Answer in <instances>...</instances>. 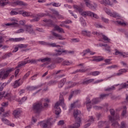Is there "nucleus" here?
I'll list each match as a JSON object with an SVG mask.
<instances>
[{"mask_svg": "<svg viewBox=\"0 0 128 128\" xmlns=\"http://www.w3.org/2000/svg\"><path fill=\"white\" fill-rule=\"evenodd\" d=\"M48 14H32L30 12H24L23 13V16H31V18H34V19L30 20V22H38L40 20V18H42V16H46Z\"/></svg>", "mask_w": 128, "mask_h": 128, "instance_id": "f257e3e1", "label": "nucleus"}, {"mask_svg": "<svg viewBox=\"0 0 128 128\" xmlns=\"http://www.w3.org/2000/svg\"><path fill=\"white\" fill-rule=\"evenodd\" d=\"M42 108H44V106H42V102L34 103L33 104L32 107L33 112H34L36 114H40V112H42Z\"/></svg>", "mask_w": 128, "mask_h": 128, "instance_id": "f03ea898", "label": "nucleus"}, {"mask_svg": "<svg viewBox=\"0 0 128 128\" xmlns=\"http://www.w3.org/2000/svg\"><path fill=\"white\" fill-rule=\"evenodd\" d=\"M52 118H50L44 121H42L39 122L38 125L42 128H49L50 126H52Z\"/></svg>", "mask_w": 128, "mask_h": 128, "instance_id": "7ed1b4c3", "label": "nucleus"}, {"mask_svg": "<svg viewBox=\"0 0 128 128\" xmlns=\"http://www.w3.org/2000/svg\"><path fill=\"white\" fill-rule=\"evenodd\" d=\"M86 4V6L91 10H96V4L94 3L93 4H90V0H83Z\"/></svg>", "mask_w": 128, "mask_h": 128, "instance_id": "20e7f679", "label": "nucleus"}, {"mask_svg": "<svg viewBox=\"0 0 128 128\" xmlns=\"http://www.w3.org/2000/svg\"><path fill=\"white\" fill-rule=\"evenodd\" d=\"M10 4L12 6H28V4L24 3V2L20 0L11 2Z\"/></svg>", "mask_w": 128, "mask_h": 128, "instance_id": "39448f33", "label": "nucleus"}, {"mask_svg": "<svg viewBox=\"0 0 128 128\" xmlns=\"http://www.w3.org/2000/svg\"><path fill=\"white\" fill-rule=\"evenodd\" d=\"M32 28V25H25L26 32H28L30 34H36V32Z\"/></svg>", "mask_w": 128, "mask_h": 128, "instance_id": "423d86ee", "label": "nucleus"}, {"mask_svg": "<svg viewBox=\"0 0 128 128\" xmlns=\"http://www.w3.org/2000/svg\"><path fill=\"white\" fill-rule=\"evenodd\" d=\"M56 52V54H54V56H60L62 52H65L66 54H74V51H70L68 52L67 50H55Z\"/></svg>", "mask_w": 128, "mask_h": 128, "instance_id": "0eeeda50", "label": "nucleus"}, {"mask_svg": "<svg viewBox=\"0 0 128 128\" xmlns=\"http://www.w3.org/2000/svg\"><path fill=\"white\" fill-rule=\"evenodd\" d=\"M14 68H8L6 71L4 70V75L2 76V80H6L8 76L10 73L14 72Z\"/></svg>", "mask_w": 128, "mask_h": 128, "instance_id": "6e6552de", "label": "nucleus"}, {"mask_svg": "<svg viewBox=\"0 0 128 128\" xmlns=\"http://www.w3.org/2000/svg\"><path fill=\"white\" fill-rule=\"evenodd\" d=\"M80 111L78 110H76L74 112V116L76 122H80V117H78V116H80Z\"/></svg>", "mask_w": 128, "mask_h": 128, "instance_id": "1a4fd4ad", "label": "nucleus"}, {"mask_svg": "<svg viewBox=\"0 0 128 128\" xmlns=\"http://www.w3.org/2000/svg\"><path fill=\"white\" fill-rule=\"evenodd\" d=\"M84 104L86 105L88 110L90 112V108H92V101H90V98H86Z\"/></svg>", "mask_w": 128, "mask_h": 128, "instance_id": "9d476101", "label": "nucleus"}, {"mask_svg": "<svg viewBox=\"0 0 128 128\" xmlns=\"http://www.w3.org/2000/svg\"><path fill=\"white\" fill-rule=\"evenodd\" d=\"M110 114L112 116H108V119L110 120V122H114L115 120H114V109H110Z\"/></svg>", "mask_w": 128, "mask_h": 128, "instance_id": "9b49d317", "label": "nucleus"}, {"mask_svg": "<svg viewBox=\"0 0 128 128\" xmlns=\"http://www.w3.org/2000/svg\"><path fill=\"white\" fill-rule=\"evenodd\" d=\"M51 34H52V36H54V38H56V40H64V38L60 34L56 33V32L54 31H52Z\"/></svg>", "mask_w": 128, "mask_h": 128, "instance_id": "f8f14e48", "label": "nucleus"}, {"mask_svg": "<svg viewBox=\"0 0 128 128\" xmlns=\"http://www.w3.org/2000/svg\"><path fill=\"white\" fill-rule=\"evenodd\" d=\"M106 12L107 14L110 16H112V18H120V14L116 12L112 13V12H110V10H108L107 11H106Z\"/></svg>", "mask_w": 128, "mask_h": 128, "instance_id": "ddd939ff", "label": "nucleus"}, {"mask_svg": "<svg viewBox=\"0 0 128 128\" xmlns=\"http://www.w3.org/2000/svg\"><path fill=\"white\" fill-rule=\"evenodd\" d=\"M42 86H44V84H41L40 85H38L36 86H28L26 87V90H38V88H42Z\"/></svg>", "mask_w": 128, "mask_h": 128, "instance_id": "4468645a", "label": "nucleus"}, {"mask_svg": "<svg viewBox=\"0 0 128 128\" xmlns=\"http://www.w3.org/2000/svg\"><path fill=\"white\" fill-rule=\"evenodd\" d=\"M12 22L5 24L6 26H18V20L16 19H12Z\"/></svg>", "mask_w": 128, "mask_h": 128, "instance_id": "2eb2a0df", "label": "nucleus"}, {"mask_svg": "<svg viewBox=\"0 0 128 128\" xmlns=\"http://www.w3.org/2000/svg\"><path fill=\"white\" fill-rule=\"evenodd\" d=\"M22 113V111L20 110H15L13 112V115L16 118H18L20 116V114Z\"/></svg>", "mask_w": 128, "mask_h": 128, "instance_id": "dca6fc26", "label": "nucleus"}, {"mask_svg": "<svg viewBox=\"0 0 128 128\" xmlns=\"http://www.w3.org/2000/svg\"><path fill=\"white\" fill-rule=\"evenodd\" d=\"M68 94V92H63L60 94V104H64V96H66Z\"/></svg>", "mask_w": 128, "mask_h": 128, "instance_id": "f3484780", "label": "nucleus"}, {"mask_svg": "<svg viewBox=\"0 0 128 128\" xmlns=\"http://www.w3.org/2000/svg\"><path fill=\"white\" fill-rule=\"evenodd\" d=\"M81 34L82 36H88V38H90L92 34L90 32L86 30H82Z\"/></svg>", "mask_w": 128, "mask_h": 128, "instance_id": "a211bd4d", "label": "nucleus"}, {"mask_svg": "<svg viewBox=\"0 0 128 128\" xmlns=\"http://www.w3.org/2000/svg\"><path fill=\"white\" fill-rule=\"evenodd\" d=\"M76 84H78V83L76 82L72 83L71 82H68V86L65 88V90H68V88H72L73 86H76Z\"/></svg>", "mask_w": 128, "mask_h": 128, "instance_id": "6ab92c4d", "label": "nucleus"}, {"mask_svg": "<svg viewBox=\"0 0 128 128\" xmlns=\"http://www.w3.org/2000/svg\"><path fill=\"white\" fill-rule=\"evenodd\" d=\"M2 120L4 122V124H8V126H14V124L10 123V121H8L6 118H2Z\"/></svg>", "mask_w": 128, "mask_h": 128, "instance_id": "aec40b11", "label": "nucleus"}, {"mask_svg": "<svg viewBox=\"0 0 128 128\" xmlns=\"http://www.w3.org/2000/svg\"><path fill=\"white\" fill-rule=\"evenodd\" d=\"M66 82V78H64L62 79L59 82L58 84V88H62V86H64V84Z\"/></svg>", "mask_w": 128, "mask_h": 128, "instance_id": "412c9836", "label": "nucleus"}, {"mask_svg": "<svg viewBox=\"0 0 128 128\" xmlns=\"http://www.w3.org/2000/svg\"><path fill=\"white\" fill-rule=\"evenodd\" d=\"M62 106L64 110L66 108V105L64 104V102H63V104H60V100L59 102H57L54 106V108H58V106Z\"/></svg>", "mask_w": 128, "mask_h": 128, "instance_id": "4be33fe9", "label": "nucleus"}, {"mask_svg": "<svg viewBox=\"0 0 128 128\" xmlns=\"http://www.w3.org/2000/svg\"><path fill=\"white\" fill-rule=\"evenodd\" d=\"M12 56V52H10L8 53L4 54L2 57V60H6L8 58H10Z\"/></svg>", "mask_w": 128, "mask_h": 128, "instance_id": "5701e85b", "label": "nucleus"}, {"mask_svg": "<svg viewBox=\"0 0 128 128\" xmlns=\"http://www.w3.org/2000/svg\"><path fill=\"white\" fill-rule=\"evenodd\" d=\"M20 79H19L18 80H16L14 82L13 84V87L14 88H18L20 86H21L22 84L20 82Z\"/></svg>", "mask_w": 128, "mask_h": 128, "instance_id": "b1692460", "label": "nucleus"}, {"mask_svg": "<svg viewBox=\"0 0 128 128\" xmlns=\"http://www.w3.org/2000/svg\"><path fill=\"white\" fill-rule=\"evenodd\" d=\"M73 8L74 10H77L78 12L80 14V12H83L84 10L80 6L74 5L73 6Z\"/></svg>", "mask_w": 128, "mask_h": 128, "instance_id": "393cba45", "label": "nucleus"}, {"mask_svg": "<svg viewBox=\"0 0 128 128\" xmlns=\"http://www.w3.org/2000/svg\"><path fill=\"white\" fill-rule=\"evenodd\" d=\"M89 16H90V18H96V20H98L100 18V17L98 16L94 12H92L90 11Z\"/></svg>", "mask_w": 128, "mask_h": 128, "instance_id": "a878e982", "label": "nucleus"}, {"mask_svg": "<svg viewBox=\"0 0 128 128\" xmlns=\"http://www.w3.org/2000/svg\"><path fill=\"white\" fill-rule=\"evenodd\" d=\"M80 122H76V123L73 124V126H69L68 128H78L80 126Z\"/></svg>", "mask_w": 128, "mask_h": 128, "instance_id": "bb28decb", "label": "nucleus"}, {"mask_svg": "<svg viewBox=\"0 0 128 128\" xmlns=\"http://www.w3.org/2000/svg\"><path fill=\"white\" fill-rule=\"evenodd\" d=\"M8 4V0H0V6H4Z\"/></svg>", "mask_w": 128, "mask_h": 128, "instance_id": "cd10ccee", "label": "nucleus"}, {"mask_svg": "<svg viewBox=\"0 0 128 128\" xmlns=\"http://www.w3.org/2000/svg\"><path fill=\"white\" fill-rule=\"evenodd\" d=\"M102 46H104L105 50L108 52H112V49H110V46L107 44H102Z\"/></svg>", "mask_w": 128, "mask_h": 128, "instance_id": "c85d7f7f", "label": "nucleus"}, {"mask_svg": "<svg viewBox=\"0 0 128 128\" xmlns=\"http://www.w3.org/2000/svg\"><path fill=\"white\" fill-rule=\"evenodd\" d=\"M12 94L10 93H7L5 94V96H4V98H6V100H10V102H12Z\"/></svg>", "mask_w": 128, "mask_h": 128, "instance_id": "c756f323", "label": "nucleus"}, {"mask_svg": "<svg viewBox=\"0 0 128 128\" xmlns=\"http://www.w3.org/2000/svg\"><path fill=\"white\" fill-rule=\"evenodd\" d=\"M90 11H86V12H80V14L82 16H90Z\"/></svg>", "mask_w": 128, "mask_h": 128, "instance_id": "7c9ffc66", "label": "nucleus"}, {"mask_svg": "<svg viewBox=\"0 0 128 128\" xmlns=\"http://www.w3.org/2000/svg\"><path fill=\"white\" fill-rule=\"evenodd\" d=\"M126 69H121L118 70V72L116 73L117 76H122L124 72H126Z\"/></svg>", "mask_w": 128, "mask_h": 128, "instance_id": "2f4dec72", "label": "nucleus"}, {"mask_svg": "<svg viewBox=\"0 0 128 128\" xmlns=\"http://www.w3.org/2000/svg\"><path fill=\"white\" fill-rule=\"evenodd\" d=\"M52 59L49 58H46L43 59H40L38 60L39 62H50Z\"/></svg>", "mask_w": 128, "mask_h": 128, "instance_id": "473e14b6", "label": "nucleus"}, {"mask_svg": "<svg viewBox=\"0 0 128 128\" xmlns=\"http://www.w3.org/2000/svg\"><path fill=\"white\" fill-rule=\"evenodd\" d=\"M100 102V98H94L92 101V104H98V102Z\"/></svg>", "mask_w": 128, "mask_h": 128, "instance_id": "72a5a7b5", "label": "nucleus"}, {"mask_svg": "<svg viewBox=\"0 0 128 128\" xmlns=\"http://www.w3.org/2000/svg\"><path fill=\"white\" fill-rule=\"evenodd\" d=\"M100 74V71H94L90 72V76H98V74Z\"/></svg>", "mask_w": 128, "mask_h": 128, "instance_id": "f704fd0d", "label": "nucleus"}, {"mask_svg": "<svg viewBox=\"0 0 128 128\" xmlns=\"http://www.w3.org/2000/svg\"><path fill=\"white\" fill-rule=\"evenodd\" d=\"M94 80V79L91 78L90 80H84L82 82L83 84H90V82H92Z\"/></svg>", "mask_w": 128, "mask_h": 128, "instance_id": "c9c22d12", "label": "nucleus"}, {"mask_svg": "<svg viewBox=\"0 0 128 128\" xmlns=\"http://www.w3.org/2000/svg\"><path fill=\"white\" fill-rule=\"evenodd\" d=\"M55 29L56 30H58V32H63L64 34V29L58 26H56Z\"/></svg>", "mask_w": 128, "mask_h": 128, "instance_id": "e433bc0d", "label": "nucleus"}, {"mask_svg": "<svg viewBox=\"0 0 128 128\" xmlns=\"http://www.w3.org/2000/svg\"><path fill=\"white\" fill-rule=\"evenodd\" d=\"M58 83L56 80H50L47 83V86H54V84H56Z\"/></svg>", "mask_w": 128, "mask_h": 128, "instance_id": "4c0bfd02", "label": "nucleus"}, {"mask_svg": "<svg viewBox=\"0 0 128 128\" xmlns=\"http://www.w3.org/2000/svg\"><path fill=\"white\" fill-rule=\"evenodd\" d=\"M106 124V121H100L98 123V126L99 128H102Z\"/></svg>", "mask_w": 128, "mask_h": 128, "instance_id": "58836bf2", "label": "nucleus"}, {"mask_svg": "<svg viewBox=\"0 0 128 128\" xmlns=\"http://www.w3.org/2000/svg\"><path fill=\"white\" fill-rule=\"evenodd\" d=\"M56 64H60L62 62L64 61V59L60 58H56L54 60Z\"/></svg>", "mask_w": 128, "mask_h": 128, "instance_id": "ea45409f", "label": "nucleus"}, {"mask_svg": "<svg viewBox=\"0 0 128 128\" xmlns=\"http://www.w3.org/2000/svg\"><path fill=\"white\" fill-rule=\"evenodd\" d=\"M88 68L86 70L84 69H80L76 70L75 72H73V74H76V72H88Z\"/></svg>", "mask_w": 128, "mask_h": 128, "instance_id": "a19ab883", "label": "nucleus"}, {"mask_svg": "<svg viewBox=\"0 0 128 128\" xmlns=\"http://www.w3.org/2000/svg\"><path fill=\"white\" fill-rule=\"evenodd\" d=\"M28 62H26V61H22L20 62V64H18V66H16V68H20V66H24V64H26Z\"/></svg>", "mask_w": 128, "mask_h": 128, "instance_id": "79ce46f5", "label": "nucleus"}, {"mask_svg": "<svg viewBox=\"0 0 128 128\" xmlns=\"http://www.w3.org/2000/svg\"><path fill=\"white\" fill-rule=\"evenodd\" d=\"M126 114V106H124L122 112V116H123L122 118H124Z\"/></svg>", "mask_w": 128, "mask_h": 128, "instance_id": "37998d69", "label": "nucleus"}, {"mask_svg": "<svg viewBox=\"0 0 128 128\" xmlns=\"http://www.w3.org/2000/svg\"><path fill=\"white\" fill-rule=\"evenodd\" d=\"M116 90V87L114 86H112V87L108 88L104 90L105 92H112V90Z\"/></svg>", "mask_w": 128, "mask_h": 128, "instance_id": "c03bdc74", "label": "nucleus"}, {"mask_svg": "<svg viewBox=\"0 0 128 128\" xmlns=\"http://www.w3.org/2000/svg\"><path fill=\"white\" fill-rule=\"evenodd\" d=\"M80 22L82 24L83 26H86V20H84V18H82V17L80 18Z\"/></svg>", "mask_w": 128, "mask_h": 128, "instance_id": "a18cd8bd", "label": "nucleus"}, {"mask_svg": "<svg viewBox=\"0 0 128 128\" xmlns=\"http://www.w3.org/2000/svg\"><path fill=\"white\" fill-rule=\"evenodd\" d=\"M43 22H48V24H54V22H52V20H51L44 19L43 20Z\"/></svg>", "mask_w": 128, "mask_h": 128, "instance_id": "49530a36", "label": "nucleus"}, {"mask_svg": "<svg viewBox=\"0 0 128 128\" xmlns=\"http://www.w3.org/2000/svg\"><path fill=\"white\" fill-rule=\"evenodd\" d=\"M71 92L73 94L74 96H77V94H78L80 93V90H74V91H72Z\"/></svg>", "mask_w": 128, "mask_h": 128, "instance_id": "de8ad7c7", "label": "nucleus"}, {"mask_svg": "<svg viewBox=\"0 0 128 128\" xmlns=\"http://www.w3.org/2000/svg\"><path fill=\"white\" fill-rule=\"evenodd\" d=\"M88 52H90V48H88L86 50H84L83 51V55L82 56H86V54H88Z\"/></svg>", "mask_w": 128, "mask_h": 128, "instance_id": "09e8293b", "label": "nucleus"}, {"mask_svg": "<svg viewBox=\"0 0 128 128\" xmlns=\"http://www.w3.org/2000/svg\"><path fill=\"white\" fill-rule=\"evenodd\" d=\"M110 96L109 94H102L100 95V97L99 98H100V100H104V98H106V96Z\"/></svg>", "mask_w": 128, "mask_h": 128, "instance_id": "8fccbe9b", "label": "nucleus"}, {"mask_svg": "<svg viewBox=\"0 0 128 128\" xmlns=\"http://www.w3.org/2000/svg\"><path fill=\"white\" fill-rule=\"evenodd\" d=\"M4 76V70H0V78L2 80V76Z\"/></svg>", "mask_w": 128, "mask_h": 128, "instance_id": "3c124183", "label": "nucleus"}, {"mask_svg": "<svg viewBox=\"0 0 128 128\" xmlns=\"http://www.w3.org/2000/svg\"><path fill=\"white\" fill-rule=\"evenodd\" d=\"M112 124V126H116V128H118V126H120V124L118 122H114L113 121Z\"/></svg>", "mask_w": 128, "mask_h": 128, "instance_id": "603ef678", "label": "nucleus"}, {"mask_svg": "<svg viewBox=\"0 0 128 128\" xmlns=\"http://www.w3.org/2000/svg\"><path fill=\"white\" fill-rule=\"evenodd\" d=\"M115 56H118V54H119L120 56H123V53L122 52H120V51H118V50H115Z\"/></svg>", "mask_w": 128, "mask_h": 128, "instance_id": "864d4df0", "label": "nucleus"}, {"mask_svg": "<svg viewBox=\"0 0 128 128\" xmlns=\"http://www.w3.org/2000/svg\"><path fill=\"white\" fill-rule=\"evenodd\" d=\"M60 114V108H58L55 110V114L58 116Z\"/></svg>", "mask_w": 128, "mask_h": 128, "instance_id": "5fc2aeb1", "label": "nucleus"}, {"mask_svg": "<svg viewBox=\"0 0 128 128\" xmlns=\"http://www.w3.org/2000/svg\"><path fill=\"white\" fill-rule=\"evenodd\" d=\"M28 44H20L18 45V47L20 48H28Z\"/></svg>", "mask_w": 128, "mask_h": 128, "instance_id": "6e6d98bb", "label": "nucleus"}, {"mask_svg": "<svg viewBox=\"0 0 128 128\" xmlns=\"http://www.w3.org/2000/svg\"><path fill=\"white\" fill-rule=\"evenodd\" d=\"M22 32H24V29L20 28L17 31H16L15 32V34H20V33H22Z\"/></svg>", "mask_w": 128, "mask_h": 128, "instance_id": "4d7b16f0", "label": "nucleus"}, {"mask_svg": "<svg viewBox=\"0 0 128 128\" xmlns=\"http://www.w3.org/2000/svg\"><path fill=\"white\" fill-rule=\"evenodd\" d=\"M54 14H56V16L58 18H62L63 17L62 16L60 15V14H58V12L57 11H55L54 12Z\"/></svg>", "mask_w": 128, "mask_h": 128, "instance_id": "13d9d810", "label": "nucleus"}, {"mask_svg": "<svg viewBox=\"0 0 128 128\" xmlns=\"http://www.w3.org/2000/svg\"><path fill=\"white\" fill-rule=\"evenodd\" d=\"M6 96V92H0V100L2 98H4Z\"/></svg>", "mask_w": 128, "mask_h": 128, "instance_id": "bf43d9fd", "label": "nucleus"}, {"mask_svg": "<svg viewBox=\"0 0 128 128\" xmlns=\"http://www.w3.org/2000/svg\"><path fill=\"white\" fill-rule=\"evenodd\" d=\"M104 60V58H96L92 60V62H102Z\"/></svg>", "mask_w": 128, "mask_h": 128, "instance_id": "052dcab7", "label": "nucleus"}, {"mask_svg": "<svg viewBox=\"0 0 128 128\" xmlns=\"http://www.w3.org/2000/svg\"><path fill=\"white\" fill-rule=\"evenodd\" d=\"M64 66H70L72 64V62H70L68 60H65L63 62Z\"/></svg>", "mask_w": 128, "mask_h": 128, "instance_id": "680f3d73", "label": "nucleus"}, {"mask_svg": "<svg viewBox=\"0 0 128 128\" xmlns=\"http://www.w3.org/2000/svg\"><path fill=\"white\" fill-rule=\"evenodd\" d=\"M128 84H126V83H123L121 84H120V86L122 87V88H128Z\"/></svg>", "mask_w": 128, "mask_h": 128, "instance_id": "e2e57ef3", "label": "nucleus"}, {"mask_svg": "<svg viewBox=\"0 0 128 128\" xmlns=\"http://www.w3.org/2000/svg\"><path fill=\"white\" fill-rule=\"evenodd\" d=\"M118 68V65H112L111 66H109L107 67V68L112 70V68Z\"/></svg>", "mask_w": 128, "mask_h": 128, "instance_id": "0e129e2a", "label": "nucleus"}, {"mask_svg": "<svg viewBox=\"0 0 128 128\" xmlns=\"http://www.w3.org/2000/svg\"><path fill=\"white\" fill-rule=\"evenodd\" d=\"M102 38L104 40L106 41V42H110V38H108L106 36L104 35H102Z\"/></svg>", "mask_w": 128, "mask_h": 128, "instance_id": "69168bd1", "label": "nucleus"}, {"mask_svg": "<svg viewBox=\"0 0 128 128\" xmlns=\"http://www.w3.org/2000/svg\"><path fill=\"white\" fill-rule=\"evenodd\" d=\"M126 124L124 121H122L121 122L120 128H126Z\"/></svg>", "mask_w": 128, "mask_h": 128, "instance_id": "338daca9", "label": "nucleus"}, {"mask_svg": "<svg viewBox=\"0 0 128 128\" xmlns=\"http://www.w3.org/2000/svg\"><path fill=\"white\" fill-rule=\"evenodd\" d=\"M14 40L15 42H20L22 40H24V38H15Z\"/></svg>", "mask_w": 128, "mask_h": 128, "instance_id": "774afa93", "label": "nucleus"}]
</instances>
